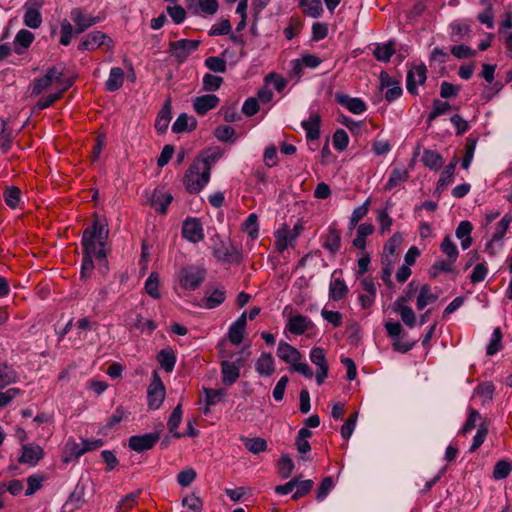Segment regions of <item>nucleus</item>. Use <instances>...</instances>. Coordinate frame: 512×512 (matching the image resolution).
I'll return each mask as SVG.
<instances>
[{"label":"nucleus","mask_w":512,"mask_h":512,"mask_svg":"<svg viewBox=\"0 0 512 512\" xmlns=\"http://www.w3.org/2000/svg\"><path fill=\"white\" fill-rule=\"evenodd\" d=\"M145 291L154 299L160 298L159 276L157 273H151L145 281Z\"/></svg>","instance_id":"45"},{"label":"nucleus","mask_w":512,"mask_h":512,"mask_svg":"<svg viewBox=\"0 0 512 512\" xmlns=\"http://www.w3.org/2000/svg\"><path fill=\"white\" fill-rule=\"evenodd\" d=\"M157 360L161 367L166 372H172L176 364V356L171 348L162 349L158 355Z\"/></svg>","instance_id":"31"},{"label":"nucleus","mask_w":512,"mask_h":512,"mask_svg":"<svg viewBox=\"0 0 512 512\" xmlns=\"http://www.w3.org/2000/svg\"><path fill=\"white\" fill-rule=\"evenodd\" d=\"M321 118L317 113H313L307 120H303L301 126L306 131L308 140H316L320 136Z\"/></svg>","instance_id":"19"},{"label":"nucleus","mask_w":512,"mask_h":512,"mask_svg":"<svg viewBox=\"0 0 512 512\" xmlns=\"http://www.w3.org/2000/svg\"><path fill=\"white\" fill-rule=\"evenodd\" d=\"M418 291V284L415 281H411L407 288L403 291L402 295L398 297L393 305L400 306V305H406L409 301H411L415 295V293Z\"/></svg>","instance_id":"46"},{"label":"nucleus","mask_w":512,"mask_h":512,"mask_svg":"<svg viewBox=\"0 0 512 512\" xmlns=\"http://www.w3.org/2000/svg\"><path fill=\"white\" fill-rule=\"evenodd\" d=\"M337 271L332 274V279L329 285V297L333 301H339L343 299L348 293V287L345 281L341 278H335Z\"/></svg>","instance_id":"21"},{"label":"nucleus","mask_w":512,"mask_h":512,"mask_svg":"<svg viewBox=\"0 0 512 512\" xmlns=\"http://www.w3.org/2000/svg\"><path fill=\"white\" fill-rule=\"evenodd\" d=\"M489 430V424L487 420H483L479 423L477 433L473 438L472 445L470 447V452L476 451L485 441Z\"/></svg>","instance_id":"40"},{"label":"nucleus","mask_w":512,"mask_h":512,"mask_svg":"<svg viewBox=\"0 0 512 512\" xmlns=\"http://www.w3.org/2000/svg\"><path fill=\"white\" fill-rule=\"evenodd\" d=\"M182 414H183L182 406H181V404H178L174 408V410L172 411V413L168 419V423H167L168 430L175 438H181L183 436V434L177 432V428L179 427V425L182 421Z\"/></svg>","instance_id":"33"},{"label":"nucleus","mask_w":512,"mask_h":512,"mask_svg":"<svg viewBox=\"0 0 512 512\" xmlns=\"http://www.w3.org/2000/svg\"><path fill=\"white\" fill-rule=\"evenodd\" d=\"M17 379L18 374L12 366L6 363H0V389H4L8 385L16 383Z\"/></svg>","instance_id":"32"},{"label":"nucleus","mask_w":512,"mask_h":512,"mask_svg":"<svg viewBox=\"0 0 512 512\" xmlns=\"http://www.w3.org/2000/svg\"><path fill=\"white\" fill-rule=\"evenodd\" d=\"M165 397V389L158 378L148 388V405L152 409H158Z\"/></svg>","instance_id":"16"},{"label":"nucleus","mask_w":512,"mask_h":512,"mask_svg":"<svg viewBox=\"0 0 512 512\" xmlns=\"http://www.w3.org/2000/svg\"><path fill=\"white\" fill-rule=\"evenodd\" d=\"M216 156L195 161L190 165L184 176V185L189 193H199L210 180L211 165Z\"/></svg>","instance_id":"3"},{"label":"nucleus","mask_w":512,"mask_h":512,"mask_svg":"<svg viewBox=\"0 0 512 512\" xmlns=\"http://www.w3.org/2000/svg\"><path fill=\"white\" fill-rule=\"evenodd\" d=\"M277 356L291 366L301 359V353L292 345L286 342H280L277 348Z\"/></svg>","instance_id":"18"},{"label":"nucleus","mask_w":512,"mask_h":512,"mask_svg":"<svg viewBox=\"0 0 512 512\" xmlns=\"http://www.w3.org/2000/svg\"><path fill=\"white\" fill-rule=\"evenodd\" d=\"M310 360L314 365L317 366V368L328 366L325 356V350L321 347H314L311 349Z\"/></svg>","instance_id":"60"},{"label":"nucleus","mask_w":512,"mask_h":512,"mask_svg":"<svg viewBox=\"0 0 512 512\" xmlns=\"http://www.w3.org/2000/svg\"><path fill=\"white\" fill-rule=\"evenodd\" d=\"M312 321L303 315H294L288 319L286 329L294 335H302L312 327Z\"/></svg>","instance_id":"14"},{"label":"nucleus","mask_w":512,"mask_h":512,"mask_svg":"<svg viewBox=\"0 0 512 512\" xmlns=\"http://www.w3.org/2000/svg\"><path fill=\"white\" fill-rule=\"evenodd\" d=\"M451 108L452 106L447 101L434 99L432 102V110L427 117L428 126H430L437 117L448 113Z\"/></svg>","instance_id":"34"},{"label":"nucleus","mask_w":512,"mask_h":512,"mask_svg":"<svg viewBox=\"0 0 512 512\" xmlns=\"http://www.w3.org/2000/svg\"><path fill=\"white\" fill-rule=\"evenodd\" d=\"M245 447L252 453L257 454L263 452L267 448V442L260 437L247 439Z\"/></svg>","instance_id":"61"},{"label":"nucleus","mask_w":512,"mask_h":512,"mask_svg":"<svg viewBox=\"0 0 512 512\" xmlns=\"http://www.w3.org/2000/svg\"><path fill=\"white\" fill-rule=\"evenodd\" d=\"M70 18L75 24V27H73L71 22L67 19H64L61 22V36L59 42L63 46H68L71 43L73 34L78 35L83 33L100 20L99 17H94L84 13V11L79 7L71 10Z\"/></svg>","instance_id":"2"},{"label":"nucleus","mask_w":512,"mask_h":512,"mask_svg":"<svg viewBox=\"0 0 512 512\" xmlns=\"http://www.w3.org/2000/svg\"><path fill=\"white\" fill-rule=\"evenodd\" d=\"M440 249L451 261L455 262L457 260L459 251L456 244L452 241L450 236H445L440 245Z\"/></svg>","instance_id":"44"},{"label":"nucleus","mask_w":512,"mask_h":512,"mask_svg":"<svg viewBox=\"0 0 512 512\" xmlns=\"http://www.w3.org/2000/svg\"><path fill=\"white\" fill-rule=\"evenodd\" d=\"M205 401L207 406H212L221 401V399L225 396V391L223 389H212L205 388Z\"/></svg>","instance_id":"57"},{"label":"nucleus","mask_w":512,"mask_h":512,"mask_svg":"<svg viewBox=\"0 0 512 512\" xmlns=\"http://www.w3.org/2000/svg\"><path fill=\"white\" fill-rule=\"evenodd\" d=\"M298 5L311 18H320L324 13L321 0H299Z\"/></svg>","instance_id":"23"},{"label":"nucleus","mask_w":512,"mask_h":512,"mask_svg":"<svg viewBox=\"0 0 512 512\" xmlns=\"http://www.w3.org/2000/svg\"><path fill=\"white\" fill-rule=\"evenodd\" d=\"M101 446H103V441L101 439L84 440L81 444V447L76 446L74 448V454L76 457H79L85 452L95 450Z\"/></svg>","instance_id":"54"},{"label":"nucleus","mask_w":512,"mask_h":512,"mask_svg":"<svg viewBox=\"0 0 512 512\" xmlns=\"http://www.w3.org/2000/svg\"><path fill=\"white\" fill-rule=\"evenodd\" d=\"M312 436V432L307 428H301L298 432V435L296 437V448L299 453L305 454L308 453L311 450L310 443L308 439Z\"/></svg>","instance_id":"38"},{"label":"nucleus","mask_w":512,"mask_h":512,"mask_svg":"<svg viewBox=\"0 0 512 512\" xmlns=\"http://www.w3.org/2000/svg\"><path fill=\"white\" fill-rule=\"evenodd\" d=\"M422 162L426 167L437 170L443 165V158L436 151L425 150L422 155Z\"/></svg>","instance_id":"39"},{"label":"nucleus","mask_w":512,"mask_h":512,"mask_svg":"<svg viewBox=\"0 0 512 512\" xmlns=\"http://www.w3.org/2000/svg\"><path fill=\"white\" fill-rule=\"evenodd\" d=\"M479 421L480 422L483 421L481 414L477 410H475L473 408H469L468 418L465 421L460 433L465 435V434L471 432L476 427L477 422H479Z\"/></svg>","instance_id":"49"},{"label":"nucleus","mask_w":512,"mask_h":512,"mask_svg":"<svg viewBox=\"0 0 512 512\" xmlns=\"http://www.w3.org/2000/svg\"><path fill=\"white\" fill-rule=\"evenodd\" d=\"M205 66L213 71V72H220L223 73L226 71V61L220 57L211 56L206 58L205 60Z\"/></svg>","instance_id":"59"},{"label":"nucleus","mask_w":512,"mask_h":512,"mask_svg":"<svg viewBox=\"0 0 512 512\" xmlns=\"http://www.w3.org/2000/svg\"><path fill=\"white\" fill-rule=\"evenodd\" d=\"M124 82V71L120 67H113L110 70L109 77L105 83L107 91L114 92L118 90Z\"/></svg>","instance_id":"28"},{"label":"nucleus","mask_w":512,"mask_h":512,"mask_svg":"<svg viewBox=\"0 0 512 512\" xmlns=\"http://www.w3.org/2000/svg\"><path fill=\"white\" fill-rule=\"evenodd\" d=\"M501 341H502L501 329L499 327H496L493 330L490 342L487 345L486 354L491 356V355H494L497 352H499L502 349Z\"/></svg>","instance_id":"43"},{"label":"nucleus","mask_w":512,"mask_h":512,"mask_svg":"<svg viewBox=\"0 0 512 512\" xmlns=\"http://www.w3.org/2000/svg\"><path fill=\"white\" fill-rule=\"evenodd\" d=\"M222 82V77L207 73L203 77V90L207 92L216 91L220 88Z\"/></svg>","instance_id":"52"},{"label":"nucleus","mask_w":512,"mask_h":512,"mask_svg":"<svg viewBox=\"0 0 512 512\" xmlns=\"http://www.w3.org/2000/svg\"><path fill=\"white\" fill-rule=\"evenodd\" d=\"M13 139V129L4 119L0 118V149L3 153H7L11 149Z\"/></svg>","instance_id":"25"},{"label":"nucleus","mask_w":512,"mask_h":512,"mask_svg":"<svg viewBox=\"0 0 512 512\" xmlns=\"http://www.w3.org/2000/svg\"><path fill=\"white\" fill-rule=\"evenodd\" d=\"M392 310L399 314V316L401 317V320L403 321V323L412 328L415 326V323H416V315L414 313V311L412 310V308L410 306H407V305H400V306H396V305H392Z\"/></svg>","instance_id":"35"},{"label":"nucleus","mask_w":512,"mask_h":512,"mask_svg":"<svg viewBox=\"0 0 512 512\" xmlns=\"http://www.w3.org/2000/svg\"><path fill=\"white\" fill-rule=\"evenodd\" d=\"M171 120V105L170 102L167 101L161 110L159 111L156 121H155V128L158 132L164 133L170 123Z\"/></svg>","instance_id":"29"},{"label":"nucleus","mask_w":512,"mask_h":512,"mask_svg":"<svg viewBox=\"0 0 512 512\" xmlns=\"http://www.w3.org/2000/svg\"><path fill=\"white\" fill-rule=\"evenodd\" d=\"M349 144V137L345 130L338 129L335 131L333 135V145L334 148L338 151H343L347 148Z\"/></svg>","instance_id":"56"},{"label":"nucleus","mask_w":512,"mask_h":512,"mask_svg":"<svg viewBox=\"0 0 512 512\" xmlns=\"http://www.w3.org/2000/svg\"><path fill=\"white\" fill-rule=\"evenodd\" d=\"M255 369L261 376H271L275 371L274 359L271 353L262 352L255 363Z\"/></svg>","instance_id":"20"},{"label":"nucleus","mask_w":512,"mask_h":512,"mask_svg":"<svg viewBox=\"0 0 512 512\" xmlns=\"http://www.w3.org/2000/svg\"><path fill=\"white\" fill-rule=\"evenodd\" d=\"M222 382L225 385H232L240 376V368L234 363L223 361L221 363Z\"/></svg>","instance_id":"24"},{"label":"nucleus","mask_w":512,"mask_h":512,"mask_svg":"<svg viewBox=\"0 0 512 512\" xmlns=\"http://www.w3.org/2000/svg\"><path fill=\"white\" fill-rule=\"evenodd\" d=\"M219 104V98L214 94H205L193 99V109L198 115H205Z\"/></svg>","instance_id":"12"},{"label":"nucleus","mask_w":512,"mask_h":512,"mask_svg":"<svg viewBox=\"0 0 512 512\" xmlns=\"http://www.w3.org/2000/svg\"><path fill=\"white\" fill-rule=\"evenodd\" d=\"M427 78V68L422 63L416 66H413L409 69L406 77V88L407 91L412 95L418 94V85H422L425 83Z\"/></svg>","instance_id":"6"},{"label":"nucleus","mask_w":512,"mask_h":512,"mask_svg":"<svg viewBox=\"0 0 512 512\" xmlns=\"http://www.w3.org/2000/svg\"><path fill=\"white\" fill-rule=\"evenodd\" d=\"M370 199H367L361 206L355 208L350 217V227L354 228L358 222L363 219L369 211Z\"/></svg>","instance_id":"53"},{"label":"nucleus","mask_w":512,"mask_h":512,"mask_svg":"<svg viewBox=\"0 0 512 512\" xmlns=\"http://www.w3.org/2000/svg\"><path fill=\"white\" fill-rule=\"evenodd\" d=\"M182 236L192 243H198L204 239L203 227L198 218H187L182 224Z\"/></svg>","instance_id":"7"},{"label":"nucleus","mask_w":512,"mask_h":512,"mask_svg":"<svg viewBox=\"0 0 512 512\" xmlns=\"http://www.w3.org/2000/svg\"><path fill=\"white\" fill-rule=\"evenodd\" d=\"M395 53V49L391 43L385 45H377L374 49L373 55L378 61L388 62L392 55Z\"/></svg>","instance_id":"47"},{"label":"nucleus","mask_w":512,"mask_h":512,"mask_svg":"<svg viewBox=\"0 0 512 512\" xmlns=\"http://www.w3.org/2000/svg\"><path fill=\"white\" fill-rule=\"evenodd\" d=\"M322 246L332 255H335L341 248V234L335 225H330L327 234L323 237Z\"/></svg>","instance_id":"15"},{"label":"nucleus","mask_w":512,"mask_h":512,"mask_svg":"<svg viewBox=\"0 0 512 512\" xmlns=\"http://www.w3.org/2000/svg\"><path fill=\"white\" fill-rule=\"evenodd\" d=\"M247 316L246 313H242L239 318L230 326L228 331V337L232 344L239 345L244 338L246 328Z\"/></svg>","instance_id":"17"},{"label":"nucleus","mask_w":512,"mask_h":512,"mask_svg":"<svg viewBox=\"0 0 512 512\" xmlns=\"http://www.w3.org/2000/svg\"><path fill=\"white\" fill-rule=\"evenodd\" d=\"M408 178V172L404 169H393L385 185V190H392Z\"/></svg>","instance_id":"41"},{"label":"nucleus","mask_w":512,"mask_h":512,"mask_svg":"<svg viewBox=\"0 0 512 512\" xmlns=\"http://www.w3.org/2000/svg\"><path fill=\"white\" fill-rule=\"evenodd\" d=\"M160 438L159 432L135 435L129 438V447L140 453L151 449Z\"/></svg>","instance_id":"8"},{"label":"nucleus","mask_w":512,"mask_h":512,"mask_svg":"<svg viewBox=\"0 0 512 512\" xmlns=\"http://www.w3.org/2000/svg\"><path fill=\"white\" fill-rule=\"evenodd\" d=\"M25 13L23 16V22L24 24L31 28V29H37L42 24V16L40 11L34 10V9H24Z\"/></svg>","instance_id":"42"},{"label":"nucleus","mask_w":512,"mask_h":512,"mask_svg":"<svg viewBox=\"0 0 512 512\" xmlns=\"http://www.w3.org/2000/svg\"><path fill=\"white\" fill-rule=\"evenodd\" d=\"M512 470V463L506 460H500L495 464L493 477L496 480H502L509 476Z\"/></svg>","instance_id":"50"},{"label":"nucleus","mask_w":512,"mask_h":512,"mask_svg":"<svg viewBox=\"0 0 512 512\" xmlns=\"http://www.w3.org/2000/svg\"><path fill=\"white\" fill-rule=\"evenodd\" d=\"M335 100L353 114H362L367 110V106L361 98H353L348 94L336 93Z\"/></svg>","instance_id":"10"},{"label":"nucleus","mask_w":512,"mask_h":512,"mask_svg":"<svg viewBox=\"0 0 512 512\" xmlns=\"http://www.w3.org/2000/svg\"><path fill=\"white\" fill-rule=\"evenodd\" d=\"M215 137L221 142L234 141L235 129L228 125L218 126L215 129Z\"/></svg>","instance_id":"58"},{"label":"nucleus","mask_w":512,"mask_h":512,"mask_svg":"<svg viewBox=\"0 0 512 512\" xmlns=\"http://www.w3.org/2000/svg\"><path fill=\"white\" fill-rule=\"evenodd\" d=\"M106 40L112 43V40L101 31H93L84 36L78 45L80 51H92L101 45L106 44Z\"/></svg>","instance_id":"9"},{"label":"nucleus","mask_w":512,"mask_h":512,"mask_svg":"<svg viewBox=\"0 0 512 512\" xmlns=\"http://www.w3.org/2000/svg\"><path fill=\"white\" fill-rule=\"evenodd\" d=\"M21 191L18 187L11 186L4 191V199L10 208H16L20 202Z\"/></svg>","instance_id":"51"},{"label":"nucleus","mask_w":512,"mask_h":512,"mask_svg":"<svg viewBox=\"0 0 512 512\" xmlns=\"http://www.w3.org/2000/svg\"><path fill=\"white\" fill-rule=\"evenodd\" d=\"M197 474L193 468H186L177 475V482L182 487L189 486L196 478Z\"/></svg>","instance_id":"62"},{"label":"nucleus","mask_w":512,"mask_h":512,"mask_svg":"<svg viewBox=\"0 0 512 512\" xmlns=\"http://www.w3.org/2000/svg\"><path fill=\"white\" fill-rule=\"evenodd\" d=\"M294 469V463L288 455H282L279 461V474L282 478H288Z\"/></svg>","instance_id":"64"},{"label":"nucleus","mask_w":512,"mask_h":512,"mask_svg":"<svg viewBox=\"0 0 512 512\" xmlns=\"http://www.w3.org/2000/svg\"><path fill=\"white\" fill-rule=\"evenodd\" d=\"M243 230L251 237L256 239L258 237L259 225L258 217L255 213H251L243 223Z\"/></svg>","instance_id":"48"},{"label":"nucleus","mask_w":512,"mask_h":512,"mask_svg":"<svg viewBox=\"0 0 512 512\" xmlns=\"http://www.w3.org/2000/svg\"><path fill=\"white\" fill-rule=\"evenodd\" d=\"M197 121L194 117L188 116L186 113H182L178 116L176 121L172 125V131L174 133H182L184 131H192L196 128Z\"/></svg>","instance_id":"27"},{"label":"nucleus","mask_w":512,"mask_h":512,"mask_svg":"<svg viewBox=\"0 0 512 512\" xmlns=\"http://www.w3.org/2000/svg\"><path fill=\"white\" fill-rule=\"evenodd\" d=\"M475 391L476 394L483 398V403H485L486 401L492 400L495 386L491 382H483L476 387Z\"/></svg>","instance_id":"63"},{"label":"nucleus","mask_w":512,"mask_h":512,"mask_svg":"<svg viewBox=\"0 0 512 512\" xmlns=\"http://www.w3.org/2000/svg\"><path fill=\"white\" fill-rule=\"evenodd\" d=\"M226 299L224 287H217L213 290H207L204 298L201 300L200 307L205 309H214L221 305Z\"/></svg>","instance_id":"11"},{"label":"nucleus","mask_w":512,"mask_h":512,"mask_svg":"<svg viewBox=\"0 0 512 512\" xmlns=\"http://www.w3.org/2000/svg\"><path fill=\"white\" fill-rule=\"evenodd\" d=\"M277 249L282 252L289 245H292V241L295 240L296 234H292L288 228L279 229L275 233Z\"/></svg>","instance_id":"36"},{"label":"nucleus","mask_w":512,"mask_h":512,"mask_svg":"<svg viewBox=\"0 0 512 512\" xmlns=\"http://www.w3.org/2000/svg\"><path fill=\"white\" fill-rule=\"evenodd\" d=\"M199 44L200 41L198 40L181 39L171 42L169 45V51L178 62L182 63L192 52L197 50Z\"/></svg>","instance_id":"5"},{"label":"nucleus","mask_w":512,"mask_h":512,"mask_svg":"<svg viewBox=\"0 0 512 512\" xmlns=\"http://www.w3.org/2000/svg\"><path fill=\"white\" fill-rule=\"evenodd\" d=\"M214 256L219 261H231L237 259L238 251L232 245L222 243L219 247L214 249Z\"/></svg>","instance_id":"37"},{"label":"nucleus","mask_w":512,"mask_h":512,"mask_svg":"<svg viewBox=\"0 0 512 512\" xmlns=\"http://www.w3.org/2000/svg\"><path fill=\"white\" fill-rule=\"evenodd\" d=\"M43 449L39 445H22V454L19 458L20 463L36 465L43 457Z\"/></svg>","instance_id":"13"},{"label":"nucleus","mask_w":512,"mask_h":512,"mask_svg":"<svg viewBox=\"0 0 512 512\" xmlns=\"http://www.w3.org/2000/svg\"><path fill=\"white\" fill-rule=\"evenodd\" d=\"M108 235L107 225L95 220L83 232L81 240L83 255L104 260L106 258L105 245Z\"/></svg>","instance_id":"1"},{"label":"nucleus","mask_w":512,"mask_h":512,"mask_svg":"<svg viewBox=\"0 0 512 512\" xmlns=\"http://www.w3.org/2000/svg\"><path fill=\"white\" fill-rule=\"evenodd\" d=\"M456 165H457V160L454 159L450 164H448L445 167V169L441 173V176L438 180V188L444 187L453 181V175H454Z\"/></svg>","instance_id":"55"},{"label":"nucleus","mask_w":512,"mask_h":512,"mask_svg":"<svg viewBox=\"0 0 512 512\" xmlns=\"http://www.w3.org/2000/svg\"><path fill=\"white\" fill-rule=\"evenodd\" d=\"M438 299L437 294L431 292V288L428 284H424L420 287L419 294L417 296V309L422 310L427 305L435 302Z\"/></svg>","instance_id":"30"},{"label":"nucleus","mask_w":512,"mask_h":512,"mask_svg":"<svg viewBox=\"0 0 512 512\" xmlns=\"http://www.w3.org/2000/svg\"><path fill=\"white\" fill-rule=\"evenodd\" d=\"M172 200L173 196L170 193L163 190H155L151 198V204L156 211L165 214Z\"/></svg>","instance_id":"22"},{"label":"nucleus","mask_w":512,"mask_h":512,"mask_svg":"<svg viewBox=\"0 0 512 512\" xmlns=\"http://www.w3.org/2000/svg\"><path fill=\"white\" fill-rule=\"evenodd\" d=\"M206 277V270L196 265H187L179 269L176 278L184 290L194 291L201 286Z\"/></svg>","instance_id":"4"},{"label":"nucleus","mask_w":512,"mask_h":512,"mask_svg":"<svg viewBox=\"0 0 512 512\" xmlns=\"http://www.w3.org/2000/svg\"><path fill=\"white\" fill-rule=\"evenodd\" d=\"M34 34L26 29H21L15 36L14 39V50L17 54H22L34 40Z\"/></svg>","instance_id":"26"}]
</instances>
